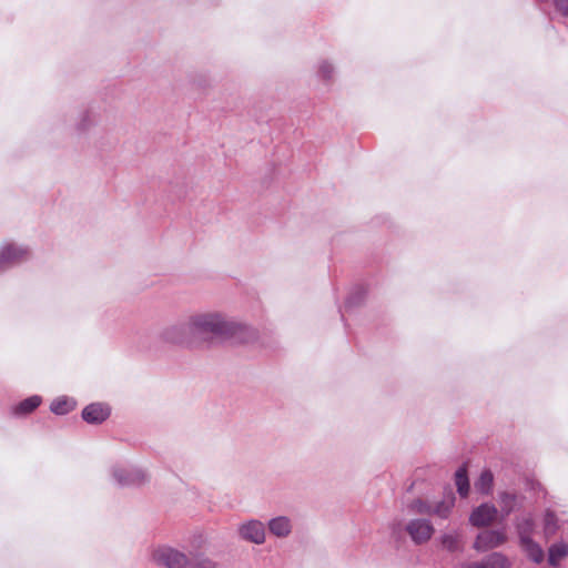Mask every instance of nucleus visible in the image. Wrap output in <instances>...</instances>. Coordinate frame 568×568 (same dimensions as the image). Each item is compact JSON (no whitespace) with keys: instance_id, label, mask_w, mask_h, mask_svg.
Returning <instances> with one entry per match:
<instances>
[{"instance_id":"obj_26","label":"nucleus","mask_w":568,"mask_h":568,"mask_svg":"<svg viewBox=\"0 0 568 568\" xmlns=\"http://www.w3.org/2000/svg\"><path fill=\"white\" fill-rule=\"evenodd\" d=\"M318 71H320V74L324 78V79H331L332 74H333V71H334V68L331 63H328L327 61H323L321 62L320 67H318Z\"/></svg>"},{"instance_id":"obj_17","label":"nucleus","mask_w":568,"mask_h":568,"mask_svg":"<svg viewBox=\"0 0 568 568\" xmlns=\"http://www.w3.org/2000/svg\"><path fill=\"white\" fill-rule=\"evenodd\" d=\"M75 406L72 399L67 397H59L51 403L50 409L57 415H64L71 412Z\"/></svg>"},{"instance_id":"obj_14","label":"nucleus","mask_w":568,"mask_h":568,"mask_svg":"<svg viewBox=\"0 0 568 568\" xmlns=\"http://www.w3.org/2000/svg\"><path fill=\"white\" fill-rule=\"evenodd\" d=\"M516 526L520 542L531 539V534L534 531L535 524L530 516H526L518 519Z\"/></svg>"},{"instance_id":"obj_11","label":"nucleus","mask_w":568,"mask_h":568,"mask_svg":"<svg viewBox=\"0 0 568 568\" xmlns=\"http://www.w3.org/2000/svg\"><path fill=\"white\" fill-rule=\"evenodd\" d=\"M467 568H510V562L504 555L494 552L480 562L469 564Z\"/></svg>"},{"instance_id":"obj_8","label":"nucleus","mask_w":568,"mask_h":568,"mask_svg":"<svg viewBox=\"0 0 568 568\" xmlns=\"http://www.w3.org/2000/svg\"><path fill=\"white\" fill-rule=\"evenodd\" d=\"M29 256L27 248L13 244L0 248V270L11 266Z\"/></svg>"},{"instance_id":"obj_18","label":"nucleus","mask_w":568,"mask_h":568,"mask_svg":"<svg viewBox=\"0 0 568 568\" xmlns=\"http://www.w3.org/2000/svg\"><path fill=\"white\" fill-rule=\"evenodd\" d=\"M455 484L457 487V491L462 497H466L469 491V481L467 477L466 469L464 467H460L457 469L455 474Z\"/></svg>"},{"instance_id":"obj_1","label":"nucleus","mask_w":568,"mask_h":568,"mask_svg":"<svg viewBox=\"0 0 568 568\" xmlns=\"http://www.w3.org/2000/svg\"><path fill=\"white\" fill-rule=\"evenodd\" d=\"M187 322L192 336L211 334L219 337H233L244 328L242 324L219 312L192 314L187 317Z\"/></svg>"},{"instance_id":"obj_22","label":"nucleus","mask_w":568,"mask_h":568,"mask_svg":"<svg viewBox=\"0 0 568 568\" xmlns=\"http://www.w3.org/2000/svg\"><path fill=\"white\" fill-rule=\"evenodd\" d=\"M499 504L504 515H509L516 507V496L509 493H501L499 495Z\"/></svg>"},{"instance_id":"obj_25","label":"nucleus","mask_w":568,"mask_h":568,"mask_svg":"<svg viewBox=\"0 0 568 568\" xmlns=\"http://www.w3.org/2000/svg\"><path fill=\"white\" fill-rule=\"evenodd\" d=\"M545 530L546 534H554L556 530V517L551 513H547L545 516Z\"/></svg>"},{"instance_id":"obj_5","label":"nucleus","mask_w":568,"mask_h":568,"mask_svg":"<svg viewBox=\"0 0 568 568\" xmlns=\"http://www.w3.org/2000/svg\"><path fill=\"white\" fill-rule=\"evenodd\" d=\"M406 530L416 544H424L434 534L433 525L426 519H414L406 526Z\"/></svg>"},{"instance_id":"obj_7","label":"nucleus","mask_w":568,"mask_h":568,"mask_svg":"<svg viewBox=\"0 0 568 568\" xmlns=\"http://www.w3.org/2000/svg\"><path fill=\"white\" fill-rule=\"evenodd\" d=\"M497 514L498 510L495 506L483 504L471 511L469 523L475 527L488 526L496 519Z\"/></svg>"},{"instance_id":"obj_21","label":"nucleus","mask_w":568,"mask_h":568,"mask_svg":"<svg viewBox=\"0 0 568 568\" xmlns=\"http://www.w3.org/2000/svg\"><path fill=\"white\" fill-rule=\"evenodd\" d=\"M185 568H217V565L209 557L196 556L187 560Z\"/></svg>"},{"instance_id":"obj_20","label":"nucleus","mask_w":568,"mask_h":568,"mask_svg":"<svg viewBox=\"0 0 568 568\" xmlns=\"http://www.w3.org/2000/svg\"><path fill=\"white\" fill-rule=\"evenodd\" d=\"M493 479L494 477L490 470H484L475 483L476 490L481 494H488L493 487Z\"/></svg>"},{"instance_id":"obj_12","label":"nucleus","mask_w":568,"mask_h":568,"mask_svg":"<svg viewBox=\"0 0 568 568\" xmlns=\"http://www.w3.org/2000/svg\"><path fill=\"white\" fill-rule=\"evenodd\" d=\"M455 506V496L450 493L444 497L443 500L432 504L430 515H435L439 518H447Z\"/></svg>"},{"instance_id":"obj_15","label":"nucleus","mask_w":568,"mask_h":568,"mask_svg":"<svg viewBox=\"0 0 568 568\" xmlns=\"http://www.w3.org/2000/svg\"><path fill=\"white\" fill-rule=\"evenodd\" d=\"M113 477L119 485L125 486L131 485L140 480V474L136 471H129L124 468H115L113 470Z\"/></svg>"},{"instance_id":"obj_19","label":"nucleus","mask_w":568,"mask_h":568,"mask_svg":"<svg viewBox=\"0 0 568 568\" xmlns=\"http://www.w3.org/2000/svg\"><path fill=\"white\" fill-rule=\"evenodd\" d=\"M41 404L40 396H31L24 400H22L16 408L14 414H28L34 410Z\"/></svg>"},{"instance_id":"obj_3","label":"nucleus","mask_w":568,"mask_h":568,"mask_svg":"<svg viewBox=\"0 0 568 568\" xmlns=\"http://www.w3.org/2000/svg\"><path fill=\"white\" fill-rule=\"evenodd\" d=\"M160 336H161V339L168 344L189 347L193 343V341H192L193 336H192L191 328L189 327L187 318L182 323L173 324V325L165 327L161 332Z\"/></svg>"},{"instance_id":"obj_10","label":"nucleus","mask_w":568,"mask_h":568,"mask_svg":"<svg viewBox=\"0 0 568 568\" xmlns=\"http://www.w3.org/2000/svg\"><path fill=\"white\" fill-rule=\"evenodd\" d=\"M270 532L277 538H286L293 530V523L288 516H277L267 523Z\"/></svg>"},{"instance_id":"obj_6","label":"nucleus","mask_w":568,"mask_h":568,"mask_svg":"<svg viewBox=\"0 0 568 568\" xmlns=\"http://www.w3.org/2000/svg\"><path fill=\"white\" fill-rule=\"evenodd\" d=\"M507 537L504 531L485 530L477 536L474 548L478 551H487L503 545Z\"/></svg>"},{"instance_id":"obj_23","label":"nucleus","mask_w":568,"mask_h":568,"mask_svg":"<svg viewBox=\"0 0 568 568\" xmlns=\"http://www.w3.org/2000/svg\"><path fill=\"white\" fill-rule=\"evenodd\" d=\"M409 507H410L412 511L417 513V514L430 515V513H432V504L424 501L422 499L414 500Z\"/></svg>"},{"instance_id":"obj_4","label":"nucleus","mask_w":568,"mask_h":568,"mask_svg":"<svg viewBox=\"0 0 568 568\" xmlns=\"http://www.w3.org/2000/svg\"><path fill=\"white\" fill-rule=\"evenodd\" d=\"M237 534L241 539L255 545H262L266 539L264 524L257 519H250L239 525Z\"/></svg>"},{"instance_id":"obj_16","label":"nucleus","mask_w":568,"mask_h":568,"mask_svg":"<svg viewBox=\"0 0 568 568\" xmlns=\"http://www.w3.org/2000/svg\"><path fill=\"white\" fill-rule=\"evenodd\" d=\"M568 555V545L558 542L549 548L548 561L552 566H557L559 561Z\"/></svg>"},{"instance_id":"obj_24","label":"nucleus","mask_w":568,"mask_h":568,"mask_svg":"<svg viewBox=\"0 0 568 568\" xmlns=\"http://www.w3.org/2000/svg\"><path fill=\"white\" fill-rule=\"evenodd\" d=\"M442 544L445 548H447L449 550H455L458 547V536L445 535L442 538Z\"/></svg>"},{"instance_id":"obj_9","label":"nucleus","mask_w":568,"mask_h":568,"mask_svg":"<svg viewBox=\"0 0 568 568\" xmlns=\"http://www.w3.org/2000/svg\"><path fill=\"white\" fill-rule=\"evenodd\" d=\"M109 416V406L101 403L90 404L82 410V418L90 424H100L104 422Z\"/></svg>"},{"instance_id":"obj_2","label":"nucleus","mask_w":568,"mask_h":568,"mask_svg":"<svg viewBox=\"0 0 568 568\" xmlns=\"http://www.w3.org/2000/svg\"><path fill=\"white\" fill-rule=\"evenodd\" d=\"M151 560L165 568H185L189 558L182 551L169 546H159L151 552Z\"/></svg>"},{"instance_id":"obj_27","label":"nucleus","mask_w":568,"mask_h":568,"mask_svg":"<svg viewBox=\"0 0 568 568\" xmlns=\"http://www.w3.org/2000/svg\"><path fill=\"white\" fill-rule=\"evenodd\" d=\"M556 6L560 12L568 16V0H555Z\"/></svg>"},{"instance_id":"obj_13","label":"nucleus","mask_w":568,"mask_h":568,"mask_svg":"<svg viewBox=\"0 0 568 568\" xmlns=\"http://www.w3.org/2000/svg\"><path fill=\"white\" fill-rule=\"evenodd\" d=\"M520 546L527 556L535 562L539 564L544 560L545 555L542 548L532 539L521 541Z\"/></svg>"}]
</instances>
